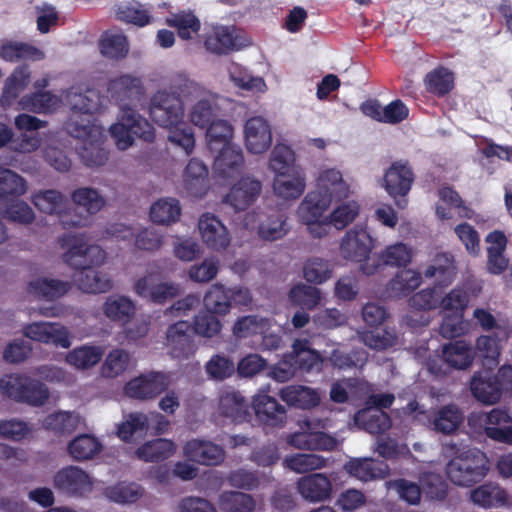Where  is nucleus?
<instances>
[{
	"mask_svg": "<svg viewBox=\"0 0 512 512\" xmlns=\"http://www.w3.org/2000/svg\"><path fill=\"white\" fill-rule=\"evenodd\" d=\"M244 140L250 153L266 152L272 144V132L268 121L261 116L249 118L244 125Z\"/></svg>",
	"mask_w": 512,
	"mask_h": 512,
	"instance_id": "obj_14",
	"label": "nucleus"
},
{
	"mask_svg": "<svg viewBox=\"0 0 512 512\" xmlns=\"http://www.w3.org/2000/svg\"><path fill=\"white\" fill-rule=\"evenodd\" d=\"M0 392L3 396L30 406L40 407L49 399L47 386L25 374H6L0 378Z\"/></svg>",
	"mask_w": 512,
	"mask_h": 512,
	"instance_id": "obj_5",
	"label": "nucleus"
},
{
	"mask_svg": "<svg viewBox=\"0 0 512 512\" xmlns=\"http://www.w3.org/2000/svg\"><path fill=\"white\" fill-rule=\"evenodd\" d=\"M471 501L485 509L506 506L509 501L507 491L497 483H484L470 492Z\"/></svg>",
	"mask_w": 512,
	"mask_h": 512,
	"instance_id": "obj_27",
	"label": "nucleus"
},
{
	"mask_svg": "<svg viewBox=\"0 0 512 512\" xmlns=\"http://www.w3.org/2000/svg\"><path fill=\"white\" fill-rule=\"evenodd\" d=\"M53 485L61 493L73 497H83L93 488L90 476L83 469L72 465L56 472Z\"/></svg>",
	"mask_w": 512,
	"mask_h": 512,
	"instance_id": "obj_10",
	"label": "nucleus"
},
{
	"mask_svg": "<svg viewBox=\"0 0 512 512\" xmlns=\"http://www.w3.org/2000/svg\"><path fill=\"white\" fill-rule=\"evenodd\" d=\"M279 396L289 406L300 409H311L320 403L319 394L315 390L302 385L283 387Z\"/></svg>",
	"mask_w": 512,
	"mask_h": 512,
	"instance_id": "obj_34",
	"label": "nucleus"
},
{
	"mask_svg": "<svg viewBox=\"0 0 512 512\" xmlns=\"http://www.w3.org/2000/svg\"><path fill=\"white\" fill-rule=\"evenodd\" d=\"M150 427L149 417L141 412L130 413L117 431L118 437L124 442H132L136 437L145 435Z\"/></svg>",
	"mask_w": 512,
	"mask_h": 512,
	"instance_id": "obj_43",
	"label": "nucleus"
},
{
	"mask_svg": "<svg viewBox=\"0 0 512 512\" xmlns=\"http://www.w3.org/2000/svg\"><path fill=\"white\" fill-rule=\"evenodd\" d=\"M34 206L46 214L62 215L65 208V199L60 191L54 189L40 190L33 194L31 198Z\"/></svg>",
	"mask_w": 512,
	"mask_h": 512,
	"instance_id": "obj_52",
	"label": "nucleus"
},
{
	"mask_svg": "<svg viewBox=\"0 0 512 512\" xmlns=\"http://www.w3.org/2000/svg\"><path fill=\"white\" fill-rule=\"evenodd\" d=\"M203 242L212 250L226 249L230 244V236L225 225L213 214H203L198 222Z\"/></svg>",
	"mask_w": 512,
	"mask_h": 512,
	"instance_id": "obj_18",
	"label": "nucleus"
},
{
	"mask_svg": "<svg viewBox=\"0 0 512 512\" xmlns=\"http://www.w3.org/2000/svg\"><path fill=\"white\" fill-rule=\"evenodd\" d=\"M485 434L491 440L512 445V416L508 409L493 408L486 414Z\"/></svg>",
	"mask_w": 512,
	"mask_h": 512,
	"instance_id": "obj_21",
	"label": "nucleus"
},
{
	"mask_svg": "<svg viewBox=\"0 0 512 512\" xmlns=\"http://www.w3.org/2000/svg\"><path fill=\"white\" fill-rule=\"evenodd\" d=\"M108 93L111 99L120 106L121 112L123 107H130L129 102L140 99L144 94V87L140 78L121 75L109 81Z\"/></svg>",
	"mask_w": 512,
	"mask_h": 512,
	"instance_id": "obj_15",
	"label": "nucleus"
},
{
	"mask_svg": "<svg viewBox=\"0 0 512 512\" xmlns=\"http://www.w3.org/2000/svg\"><path fill=\"white\" fill-rule=\"evenodd\" d=\"M206 129L207 147L210 152L233 144V126L227 120L217 119Z\"/></svg>",
	"mask_w": 512,
	"mask_h": 512,
	"instance_id": "obj_45",
	"label": "nucleus"
},
{
	"mask_svg": "<svg viewBox=\"0 0 512 512\" xmlns=\"http://www.w3.org/2000/svg\"><path fill=\"white\" fill-rule=\"evenodd\" d=\"M446 452L453 455L446 466V473L452 483L469 487L482 481L489 471L488 460L479 450L460 449L454 442L445 445Z\"/></svg>",
	"mask_w": 512,
	"mask_h": 512,
	"instance_id": "obj_4",
	"label": "nucleus"
},
{
	"mask_svg": "<svg viewBox=\"0 0 512 512\" xmlns=\"http://www.w3.org/2000/svg\"><path fill=\"white\" fill-rule=\"evenodd\" d=\"M472 395L483 404L497 403L502 396L499 382L490 371L476 372L470 383Z\"/></svg>",
	"mask_w": 512,
	"mask_h": 512,
	"instance_id": "obj_26",
	"label": "nucleus"
},
{
	"mask_svg": "<svg viewBox=\"0 0 512 512\" xmlns=\"http://www.w3.org/2000/svg\"><path fill=\"white\" fill-rule=\"evenodd\" d=\"M72 288V283L58 279L39 277L29 282L28 292L38 298L53 301L66 295Z\"/></svg>",
	"mask_w": 512,
	"mask_h": 512,
	"instance_id": "obj_30",
	"label": "nucleus"
},
{
	"mask_svg": "<svg viewBox=\"0 0 512 512\" xmlns=\"http://www.w3.org/2000/svg\"><path fill=\"white\" fill-rule=\"evenodd\" d=\"M261 190V181L249 176L242 177L231 187L224 201L230 204L235 211H244L256 201Z\"/></svg>",
	"mask_w": 512,
	"mask_h": 512,
	"instance_id": "obj_16",
	"label": "nucleus"
},
{
	"mask_svg": "<svg viewBox=\"0 0 512 512\" xmlns=\"http://www.w3.org/2000/svg\"><path fill=\"white\" fill-rule=\"evenodd\" d=\"M71 198L76 207L60 215V224L64 229L86 226L89 216L96 214L105 205V199L96 189L90 187L74 190Z\"/></svg>",
	"mask_w": 512,
	"mask_h": 512,
	"instance_id": "obj_7",
	"label": "nucleus"
},
{
	"mask_svg": "<svg viewBox=\"0 0 512 512\" xmlns=\"http://www.w3.org/2000/svg\"><path fill=\"white\" fill-rule=\"evenodd\" d=\"M180 215V203L175 198L159 199L150 208V218L157 224L169 225L178 221Z\"/></svg>",
	"mask_w": 512,
	"mask_h": 512,
	"instance_id": "obj_48",
	"label": "nucleus"
},
{
	"mask_svg": "<svg viewBox=\"0 0 512 512\" xmlns=\"http://www.w3.org/2000/svg\"><path fill=\"white\" fill-rule=\"evenodd\" d=\"M204 307L217 315H226L231 310L229 291L221 283L213 284L203 298Z\"/></svg>",
	"mask_w": 512,
	"mask_h": 512,
	"instance_id": "obj_49",
	"label": "nucleus"
},
{
	"mask_svg": "<svg viewBox=\"0 0 512 512\" xmlns=\"http://www.w3.org/2000/svg\"><path fill=\"white\" fill-rule=\"evenodd\" d=\"M101 450V442L90 434L79 435L68 445V452L70 456L78 461L92 459Z\"/></svg>",
	"mask_w": 512,
	"mask_h": 512,
	"instance_id": "obj_47",
	"label": "nucleus"
},
{
	"mask_svg": "<svg viewBox=\"0 0 512 512\" xmlns=\"http://www.w3.org/2000/svg\"><path fill=\"white\" fill-rule=\"evenodd\" d=\"M422 283V276L419 272L412 269H403L398 271L389 281L386 292L389 297L400 299L410 295Z\"/></svg>",
	"mask_w": 512,
	"mask_h": 512,
	"instance_id": "obj_31",
	"label": "nucleus"
},
{
	"mask_svg": "<svg viewBox=\"0 0 512 512\" xmlns=\"http://www.w3.org/2000/svg\"><path fill=\"white\" fill-rule=\"evenodd\" d=\"M169 385L170 377L168 374L151 371L129 380L124 386V393L129 398L149 400L166 391Z\"/></svg>",
	"mask_w": 512,
	"mask_h": 512,
	"instance_id": "obj_9",
	"label": "nucleus"
},
{
	"mask_svg": "<svg viewBox=\"0 0 512 512\" xmlns=\"http://www.w3.org/2000/svg\"><path fill=\"white\" fill-rule=\"evenodd\" d=\"M110 133L117 147L122 150L129 148L135 138L146 142L155 139L153 126L132 107H123L119 121L110 127Z\"/></svg>",
	"mask_w": 512,
	"mask_h": 512,
	"instance_id": "obj_6",
	"label": "nucleus"
},
{
	"mask_svg": "<svg viewBox=\"0 0 512 512\" xmlns=\"http://www.w3.org/2000/svg\"><path fill=\"white\" fill-rule=\"evenodd\" d=\"M165 23L171 28L177 30L178 36L183 40L192 38V34L199 32L201 23L198 17L191 11H180L171 14L166 18Z\"/></svg>",
	"mask_w": 512,
	"mask_h": 512,
	"instance_id": "obj_44",
	"label": "nucleus"
},
{
	"mask_svg": "<svg viewBox=\"0 0 512 512\" xmlns=\"http://www.w3.org/2000/svg\"><path fill=\"white\" fill-rule=\"evenodd\" d=\"M26 181L12 170L0 167V200L18 197L26 192Z\"/></svg>",
	"mask_w": 512,
	"mask_h": 512,
	"instance_id": "obj_59",
	"label": "nucleus"
},
{
	"mask_svg": "<svg viewBox=\"0 0 512 512\" xmlns=\"http://www.w3.org/2000/svg\"><path fill=\"white\" fill-rule=\"evenodd\" d=\"M306 177L303 169L275 174L273 190L276 196L285 200L298 199L305 191Z\"/></svg>",
	"mask_w": 512,
	"mask_h": 512,
	"instance_id": "obj_24",
	"label": "nucleus"
},
{
	"mask_svg": "<svg viewBox=\"0 0 512 512\" xmlns=\"http://www.w3.org/2000/svg\"><path fill=\"white\" fill-rule=\"evenodd\" d=\"M287 467L297 473H306L326 466L327 459L313 453H298L285 459Z\"/></svg>",
	"mask_w": 512,
	"mask_h": 512,
	"instance_id": "obj_62",
	"label": "nucleus"
},
{
	"mask_svg": "<svg viewBox=\"0 0 512 512\" xmlns=\"http://www.w3.org/2000/svg\"><path fill=\"white\" fill-rule=\"evenodd\" d=\"M174 452L175 445L171 440L158 438L138 447L136 456L145 462H160L172 456Z\"/></svg>",
	"mask_w": 512,
	"mask_h": 512,
	"instance_id": "obj_42",
	"label": "nucleus"
},
{
	"mask_svg": "<svg viewBox=\"0 0 512 512\" xmlns=\"http://www.w3.org/2000/svg\"><path fill=\"white\" fill-rule=\"evenodd\" d=\"M103 310L110 320L127 323L135 313V306L130 299L124 296L110 297L104 303Z\"/></svg>",
	"mask_w": 512,
	"mask_h": 512,
	"instance_id": "obj_58",
	"label": "nucleus"
},
{
	"mask_svg": "<svg viewBox=\"0 0 512 512\" xmlns=\"http://www.w3.org/2000/svg\"><path fill=\"white\" fill-rule=\"evenodd\" d=\"M244 46L235 26L217 25L204 37L205 49L214 55H228Z\"/></svg>",
	"mask_w": 512,
	"mask_h": 512,
	"instance_id": "obj_11",
	"label": "nucleus"
},
{
	"mask_svg": "<svg viewBox=\"0 0 512 512\" xmlns=\"http://www.w3.org/2000/svg\"><path fill=\"white\" fill-rule=\"evenodd\" d=\"M19 103L23 110L34 113H46L56 108L58 98L51 92L37 91L23 96Z\"/></svg>",
	"mask_w": 512,
	"mask_h": 512,
	"instance_id": "obj_56",
	"label": "nucleus"
},
{
	"mask_svg": "<svg viewBox=\"0 0 512 512\" xmlns=\"http://www.w3.org/2000/svg\"><path fill=\"white\" fill-rule=\"evenodd\" d=\"M193 82L178 76L170 83V91L158 90L150 100L149 115L161 127L169 128L168 139L190 155L195 147L194 131L182 121L184 115L182 96H186Z\"/></svg>",
	"mask_w": 512,
	"mask_h": 512,
	"instance_id": "obj_1",
	"label": "nucleus"
},
{
	"mask_svg": "<svg viewBox=\"0 0 512 512\" xmlns=\"http://www.w3.org/2000/svg\"><path fill=\"white\" fill-rule=\"evenodd\" d=\"M192 325L185 320L171 324L166 331V345L173 358L187 359L195 351Z\"/></svg>",
	"mask_w": 512,
	"mask_h": 512,
	"instance_id": "obj_12",
	"label": "nucleus"
},
{
	"mask_svg": "<svg viewBox=\"0 0 512 512\" xmlns=\"http://www.w3.org/2000/svg\"><path fill=\"white\" fill-rule=\"evenodd\" d=\"M333 273L332 264L323 258H309L303 267V275L307 282L322 284L329 280Z\"/></svg>",
	"mask_w": 512,
	"mask_h": 512,
	"instance_id": "obj_60",
	"label": "nucleus"
},
{
	"mask_svg": "<svg viewBox=\"0 0 512 512\" xmlns=\"http://www.w3.org/2000/svg\"><path fill=\"white\" fill-rule=\"evenodd\" d=\"M464 421L462 410L455 404H447L439 408L433 415V429L444 435L458 430Z\"/></svg>",
	"mask_w": 512,
	"mask_h": 512,
	"instance_id": "obj_38",
	"label": "nucleus"
},
{
	"mask_svg": "<svg viewBox=\"0 0 512 512\" xmlns=\"http://www.w3.org/2000/svg\"><path fill=\"white\" fill-rule=\"evenodd\" d=\"M102 358V351L97 347L82 346L73 349L66 356L70 365L79 369H87L96 365Z\"/></svg>",
	"mask_w": 512,
	"mask_h": 512,
	"instance_id": "obj_61",
	"label": "nucleus"
},
{
	"mask_svg": "<svg viewBox=\"0 0 512 512\" xmlns=\"http://www.w3.org/2000/svg\"><path fill=\"white\" fill-rule=\"evenodd\" d=\"M297 491L308 502L316 503L329 499L332 493L330 479L322 473H312L297 481Z\"/></svg>",
	"mask_w": 512,
	"mask_h": 512,
	"instance_id": "obj_23",
	"label": "nucleus"
},
{
	"mask_svg": "<svg viewBox=\"0 0 512 512\" xmlns=\"http://www.w3.org/2000/svg\"><path fill=\"white\" fill-rule=\"evenodd\" d=\"M286 217L281 212H274L262 220L258 227V235L261 239L274 241L281 239L289 231Z\"/></svg>",
	"mask_w": 512,
	"mask_h": 512,
	"instance_id": "obj_54",
	"label": "nucleus"
},
{
	"mask_svg": "<svg viewBox=\"0 0 512 512\" xmlns=\"http://www.w3.org/2000/svg\"><path fill=\"white\" fill-rule=\"evenodd\" d=\"M424 84L429 93L444 97L454 88V74L449 69L439 66L426 74Z\"/></svg>",
	"mask_w": 512,
	"mask_h": 512,
	"instance_id": "obj_41",
	"label": "nucleus"
},
{
	"mask_svg": "<svg viewBox=\"0 0 512 512\" xmlns=\"http://www.w3.org/2000/svg\"><path fill=\"white\" fill-rule=\"evenodd\" d=\"M321 291L319 288L298 284L293 286L289 291V299L295 305L302 309L313 310L321 301Z\"/></svg>",
	"mask_w": 512,
	"mask_h": 512,
	"instance_id": "obj_55",
	"label": "nucleus"
},
{
	"mask_svg": "<svg viewBox=\"0 0 512 512\" xmlns=\"http://www.w3.org/2000/svg\"><path fill=\"white\" fill-rule=\"evenodd\" d=\"M207 177V166L202 161L192 158L184 170V187L192 196L201 197L206 192Z\"/></svg>",
	"mask_w": 512,
	"mask_h": 512,
	"instance_id": "obj_36",
	"label": "nucleus"
},
{
	"mask_svg": "<svg viewBox=\"0 0 512 512\" xmlns=\"http://www.w3.org/2000/svg\"><path fill=\"white\" fill-rule=\"evenodd\" d=\"M415 180L412 167L407 161H395L385 171L383 187L399 209L408 205L407 195Z\"/></svg>",
	"mask_w": 512,
	"mask_h": 512,
	"instance_id": "obj_8",
	"label": "nucleus"
},
{
	"mask_svg": "<svg viewBox=\"0 0 512 512\" xmlns=\"http://www.w3.org/2000/svg\"><path fill=\"white\" fill-rule=\"evenodd\" d=\"M294 353V363L298 369L304 372H310L322 363V357L316 350L310 348V342L307 339H296L292 345Z\"/></svg>",
	"mask_w": 512,
	"mask_h": 512,
	"instance_id": "obj_46",
	"label": "nucleus"
},
{
	"mask_svg": "<svg viewBox=\"0 0 512 512\" xmlns=\"http://www.w3.org/2000/svg\"><path fill=\"white\" fill-rule=\"evenodd\" d=\"M183 451L188 460L200 465L216 466L225 458L223 448L208 440H189L184 445Z\"/></svg>",
	"mask_w": 512,
	"mask_h": 512,
	"instance_id": "obj_17",
	"label": "nucleus"
},
{
	"mask_svg": "<svg viewBox=\"0 0 512 512\" xmlns=\"http://www.w3.org/2000/svg\"><path fill=\"white\" fill-rule=\"evenodd\" d=\"M356 425L370 434H383L390 429L392 421L384 410L365 408L354 414V426Z\"/></svg>",
	"mask_w": 512,
	"mask_h": 512,
	"instance_id": "obj_32",
	"label": "nucleus"
},
{
	"mask_svg": "<svg viewBox=\"0 0 512 512\" xmlns=\"http://www.w3.org/2000/svg\"><path fill=\"white\" fill-rule=\"evenodd\" d=\"M218 504L223 512H253L256 507L250 494L239 491H224L219 496Z\"/></svg>",
	"mask_w": 512,
	"mask_h": 512,
	"instance_id": "obj_51",
	"label": "nucleus"
},
{
	"mask_svg": "<svg viewBox=\"0 0 512 512\" xmlns=\"http://www.w3.org/2000/svg\"><path fill=\"white\" fill-rule=\"evenodd\" d=\"M101 53L111 59L124 58L128 53V41L122 34L105 33L99 42Z\"/></svg>",
	"mask_w": 512,
	"mask_h": 512,
	"instance_id": "obj_63",
	"label": "nucleus"
},
{
	"mask_svg": "<svg viewBox=\"0 0 512 512\" xmlns=\"http://www.w3.org/2000/svg\"><path fill=\"white\" fill-rule=\"evenodd\" d=\"M512 335V327H498L492 334L480 335L475 342V349L489 366H497L502 350V343Z\"/></svg>",
	"mask_w": 512,
	"mask_h": 512,
	"instance_id": "obj_19",
	"label": "nucleus"
},
{
	"mask_svg": "<svg viewBox=\"0 0 512 512\" xmlns=\"http://www.w3.org/2000/svg\"><path fill=\"white\" fill-rule=\"evenodd\" d=\"M193 332L205 338H212L220 333L222 324L217 314L209 310L199 311L194 317Z\"/></svg>",
	"mask_w": 512,
	"mask_h": 512,
	"instance_id": "obj_64",
	"label": "nucleus"
},
{
	"mask_svg": "<svg viewBox=\"0 0 512 512\" xmlns=\"http://www.w3.org/2000/svg\"><path fill=\"white\" fill-rule=\"evenodd\" d=\"M212 153L217 154L213 169L218 177L223 179L232 178L242 171L244 156L241 147L238 145L230 144Z\"/></svg>",
	"mask_w": 512,
	"mask_h": 512,
	"instance_id": "obj_20",
	"label": "nucleus"
},
{
	"mask_svg": "<svg viewBox=\"0 0 512 512\" xmlns=\"http://www.w3.org/2000/svg\"><path fill=\"white\" fill-rule=\"evenodd\" d=\"M24 335L31 340L51 344L55 347L69 348L71 346L68 329L52 322H34L24 327Z\"/></svg>",
	"mask_w": 512,
	"mask_h": 512,
	"instance_id": "obj_13",
	"label": "nucleus"
},
{
	"mask_svg": "<svg viewBox=\"0 0 512 512\" xmlns=\"http://www.w3.org/2000/svg\"><path fill=\"white\" fill-rule=\"evenodd\" d=\"M317 188L326 194H331L335 201L347 196L348 186L343 181L342 174L336 169L324 170L317 180Z\"/></svg>",
	"mask_w": 512,
	"mask_h": 512,
	"instance_id": "obj_50",
	"label": "nucleus"
},
{
	"mask_svg": "<svg viewBox=\"0 0 512 512\" xmlns=\"http://www.w3.org/2000/svg\"><path fill=\"white\" fill-rule=\"evenodd\" d=\"M31 72L27 65L16 67L11 75L5 80L3 91L0 97V105L6 109L11 107L20 93L28 86Z\"/></svg>",
	"mask_w": 512,
	"mask_h": 512,
	"instance_id": "obj_28",
	"label": "nucleus"
},
{
	"mask_svg": "<svg viewBox=\"0 0 512 512\" xmlns=\"http://www.w3.org/2000/svg\"><path fill=\"white\" fill-rule=\"evenodd\" d=\"M375 243L366 227H354V262L359 263L363 274L369 276L385 265L405 267L411 262L412 250L406 244L396 243L377 253L373 252Z\"/></svg>",
	"mask_w": 512,
	"mask_h": 512,
	"instance_id": "obj_3",
	"label": "nucleus"
},
{
	"mask_svg": "<svg viewBox=\"0 0 512 512\" xmlns=\"http://www.w3.org/2000/svg\"><path fill=\"white\" fill-rule=\"evenodd\" d=\"M333 200L335 199L331 194H326L317 188L304 197L298 208V214L303 222L319 220Z\"/></svg>",
	"mask_w": 512,
	"mask_h": 512,
	"instance_id": "obj_29",
	"label": "nucleus"
},
{
	"mask_svg": "<svg viewBox=\"0 0 512 512\" xmlns=\"http://www.w3.org/2000/svg\"><path fill=\"white\" fill-rule=\"evenodd\" d=\"M269 168L275 174L301 169V167L295 163V153L291 147L281 143H277L271 152Z\"/></svg>",
	"mask_w": 512,
	"mask_h": 512,
	"instance_id": "obj_57",
	"label": "nucleus"
},
{
	"mask_svg": "<svg viewBox=\"0 0 512 512\" xmlns=\"http://www.w3.org/2000/svg\"><path fill=\"white\" fill-rule=\"evenodd\" d=\"M44 53L36 46L19 41H6L0 46V58L6 62L22 60L38 61L44 58Z\"/></svg>",
	"mask_w": 512,
	"mask_h": 512,
	"instance_id": "obj_37",
	"label": "nucleus"
},
{
	"mask_svg": "<svg viewBox=\"0 0 512 512\" xmlns=\"http://www.w3.org/2000/svg\"><path fill=\"white\" fill-rule=\"evenodd\" d=\"M289 443L299 449L331 451L338 442L325 432H299L290 436Z\"/></svg>",
	"mask_w": 512,
	"mask_h": 512,
	"instance_id": "obj_35",
	"label": "nucleus"
},
{
	"mask_svg": "<svg viewBox=\"0 0 512 512\" xmlns=\"http://www.w3.org/2000/svg\"><path fill=\"white\" fill-rule=\"evenodd\" d=\"M218 409L222 416L230 418L235 423L249 421L251 417L248 402L239 391L233 389L221 391Z\"/></svg>",
	"mask_w": 512,
	"mask_h": 512,
	"instance_id": "obj_25",
	"label": "nucleus"
},
{
	"mask_svg": "<svg viewBox=\"0 0 512 512\" xmlns=\"http://www.w3.org/2000/svg\"><path fill=\"white\" fill-rule=\"evenodd\" d=\"M442 353L447 359L451 369L465 370L471 366L475 351L471 345L463 340L445 344Z\"/></svg>",
	"mask_w": 512,
	"mask_h": 512,
	"instance_id": "obj_39",
	"label": "nucleus"
},
{
	"mask_svg": "<svg viewBox=\"0 0 512 512\" xmlns=\"http://www.w3.org/2000/svg\"><path fill=\"white\" fill-rule=\"evenodd\" d=\"M389 473V467L384 461L371 458H354V478L362 481L383 479Z\"/></svg>",
	"mask_w": 512,
	"mask_h": 512,
	"instance_id": "obj_53",
	"label": "nucleus"
},
{
	"mask_svg": "<svg viewBox=\"0 0 512 512\" xmlns=\"http://www.w3.org/2000/svg\"><path fill=\"white\" fill-rule=\"evenodd\" d=\"M253 410L257 419L265 426L282 427L287 419L286 408L267 394H259L254 398Z\"/></svg>",
	"mask_w": 512,
	"mask_h": 512,
	"instance_id": "obj_22",
	"label": "nucleus"
},
{
	"mask_svg": "<svg viewBox=\"0 0 512 512\" xmlns=\"http://www.w3.org/2000/svg\"><path fill=\"white\" fill-rule=\"evenodd\" d=\"M427 278H436V286L446 287L452 283L456 276L454 257L448 252L436 254L433 264L424 271Z\"/></svg>",
	"mask_w": 512,
	"mask_h": 512,
	"instance_id": "obj_33",
	"label": "nucleus"
},
{
	"mask_svg": "<svg viewBox=\"0 0 512 512\" xmlns=\"http://www.w3.org/2000/svg\"><path fill=\"white\" fill-rule=\"evenodd\" d=\"M61 246L68 250L63 260L75 269L72 278L77 287L86 293H104L112 288L111 279L95 267L102 265L106 252L98 245H88L85 235L65 234L60 239Z\"/></svg>",
	"mask_w": 512,
	"mask_h": 512,
	"instance_id": "obj_2",
	"label": "nucleus"
},
{
	"mask_svg": "<svg viewBox=\"0 0 512 512\" xmlns=\"http://www.w3.org/2000/svg\"><path fill=\"white\" fill-rule=\"evenodd\" d=\"M80 418L78 414L69 411H57L47 415L43 421V427L56 435H70L78 427Z\"/></svg>",
	"mask_w": 512,
	"mask_h": 512,
	"instance_id": "obj_40",
	"label": "nucleus"
}]
</instances>
